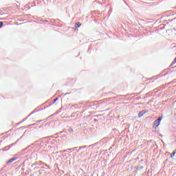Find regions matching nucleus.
Segmentation results:
<instances>
[{
	"label": "nucleus",
	"instance_id": "obj_1",
	"mask_svg": "<svg viewBox=\"0 0 176 176\" xmlns=\"http://www.w3.org/2000/svg\"><path fill=\"white\" fill-rule=\"evenodd\" d=\"M162 117H160L158 119L155 120L153 124V127H159V125L160 124V122H162Z\"/></svg>",
	"mask_w": 176,
	"mask_h": 176
},
{
	"label": "nucleus",
	"instance_id": "obj_2",
	"mask_svg": "<svg viewBox=\"0 0 176 176\" xmlns=\"http://www.w3.org/2000/svg\"><path fill=\"white\" fill-rule=\"evenodd\" d=\"M145 113H146V111H142L138 113V118H142V116H144V115H145Z\"/></svg>",
	"mask_w": 176,
	"mask_h": 176
},
{
	"label": "nucleus",
	"instance_id": "obj_3",
	"mask_svg": "<svg viewBox=\"0 0 176 176\" xmlns=\"http://www.w3.org/2000/svg\"><path fill=\"white\" fill-rule=\"evenodd\" d=\"M80 25H82V23H79V22H76L74 25L75 28H79V27H80Z\"/></svg>",
	"mask_w": 176,
	"mask_h": 176
},
{
	"label": "nucleus",
	"instance_id": "obj_4",
	"mask_svg": "<svg viewBox=\"0 0 176 176\" xmlns=\"http://www.w3.org/2000/svg\"><path fill=\"white\" fill-rule=\"evenodd\" d=\"M16 160V157H12V158H11V159H10V160L7 162V163H13V162H15Z\"/></svg>",
	"mask_w": 176,
	"mask_h": 176
},
{
	"label": "nucleus",
	"instance_id": "obj_5",
	"mask_svg": "<svg viewBox=\"0 0 176 176\" xmlns=\"http://www.w3.org/2000/svg\"><path fill=\"white\" fill-rule=\"evenodd\" d=\"M2 25H3V22H0V28H1Z\"/></svg>",
	"mask_w": 176,
	"mask_h": 176
},
{
	"label": "nucleus",
	"instance_id": "obj_6",
	"mask_svg": "<svg viewBox=\"0 0 176 176\" xmlns=\"http://www.w3.org/2000/svg\"><path fill=\"white\" fill-rule=\"evenodd\" d=\"M56 101H58V98H56L54 100V102H56Z\"/></svg>",
	"mask_w": 176,
	"mask_h": 176
}]
</instances>
